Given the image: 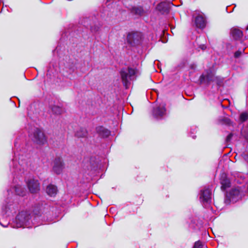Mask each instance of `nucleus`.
I'll use <instances>...</instances> for the list:
<instances>
[{
	"instance_id": "f257e3e1",
	"label": "nucleus",
	"mask_w": 248,
	"mask_h": 248,
	"mask_svg": "<svg viewBox=\"0 0 248 248\" xmlns=\"http://www.w3.org/2000/svg\"><path fill=\"white\" fill-rule=\"evenodd\" d=\"M201 84L208 85L212 82H215L218 86H221L223 83V79L215 75L214 71L210 69L205 71L200 77Z\"/></svg>"
},
{
	"instance_id": "f03ea898",
	"label": "nucleus",
	"mask_w": 248,
	"mask_h": 248,
	"mask_svg": "<svg viewBox=\"0 0 248 248\" xmlns=\"http://www.w3.org/2000/svg\"><path fill=\"white\" fill-rule=\"evenodd\" d=\"M29 137L37 144L43 145L46 142V138L44 132L37 127H33L29 131Z\"/></svg>"
},
{
	"instance_id": "7ed1b4c3",
	"label": "nucleus",
	"mask_w": 248,
	"mask_h": 248,
	"mask_svg": "<svg viewBox=\"0 0 248 248\" xmlns=\"http://www.w3.org/2000/svg\"><path fill=\"white\" fill-rule=\"evenodd\" d=\"M138 71L131 67L123 68L121 71V76L124 85L126 87L129 81L136 79Z\"/></svg>"
},
{
	"instance_id": "20e7f679",
	"label": "nucleus",
	"mask_w": 248,
	"mask_h": 248,
	"mask_svg": "<svg viewBox=\"0 0 248 248\" xmlns=\"http://www.w3.org/2000/svg\"><path fill=\"white\" fill-rule=\"evenodd\" d=\"M30 214L28 211H21L16 216V228L29 227Z\"/></svg>"
},
{
	"instance_id": "39448f33",
	"label": "nucleus",
	"mask_w": 248,
	"mask_h": 248,
	"mask_svg": "<svg viewBox=\"0 0 248 248\" xmlns=\"http://www.w3.org/2000/svg\"><path fill=\"white\" fill-rule=\"evenodd\" d=\"M200 200L205 207H207L211 203L212 191L209 187H204L201 190Z\"/></svg>"
},
{
	"instance_id": "423d86ee",
	"label": "nucleus",
	"mask_w": 248,
	"mask_h": 248,
	"mask_svg": "<svg viewBox=\"0 0 248 248\" xmlns=\"http://www.w3.org/2000/svg\"><path fill=\"white\" fill-rule=\"evenodd\" d=\"M142 37V34L141 32H130L127 36V41L131 46H135L140 44Z\"/></svg>"
},
{
	"instance_id": "0eeeda50",
	"label": "nucleus",
	"mask_w": 248,
	"mask_h": 248,
	"mask_svg": "<svg viewBox=\"0 0 248 248\" xmlns=\"http://www.w3.org/2000/svg\"><path fill=\"white\" fill-rule=\"evenodd\" d=\"M243 196V192L241 191L240 187L232 188L231 190L227 194V198L229 199L230 202H235L241 199Z\"/></svg>"
},
{
	"instance_id": "6e6552de",
	"label": "nucleus",
	"mask_w": 248,
	"mask_h": 248,
	"mask_svg": "<svg viewBox=\"0 0 248 248\" xmlns=\"http://www.w3.org/2000/svg\"><path fill=\"white\" fill-rule=\"evenodd\" d=\"M26 184L30 191L32 193H36L40 190V184L37 179L34 176H30L26 180Z\"/></svg>"
},
{
	"instance_id": "1a4fd4ad",
	"label": "nucleus",
	"mask_w": 248,
	"mask_h": 248,
	"mask_svg": "<svg viewBox=\"0 0 248 248\" xmlns=\"http://www.w3.org/2000/svg\"><path fill=\"white\" fill-rule=\"evenodd\" d=\"M154 117L157 119H161L166 115V105L164 103L155 107L153 110Z\"/></svg>"
},
{
	"instance_id": "9d476101",
	"label": "nucleus",
	"mask_w": 248,
	"mask_h": 248,
	"mask_svg": "<svg viewBox=\"0 0 248 248\" xmlns=\"http://www.w3.org/2000/svg\"><path fill=\"white\" fill-rule=\"evenodd\" d=\"M194 21L195 26L200 29H203L206 26V19L202 13H199L194 16Z\"/></svg>"
},
{
	"instance_id": "9b49d317",
	"label": "nucleus",
	"mask_w": 248,
	"mask_h": 248,
	"mask_svg": "<svg viewBox=\"0 0 248 248\" xmlns=\"http://www.w3.org/2000/svg\"><path fill=\"white\" fill-rule=\"evenodd\" d=\"M63 168V164L62 159L56 158L54 161L53 171L57 174H60Z\"/></svg>"
},
{
	"instance_id": "f8f14e48",
	"label": "nucleus",
	"mask_w": 248,
	"mask_h": 248,
	"mask_svg": "<svg viewBox=\"0 0 248 248\" xmlns=\"http://www.w3.org/2000/svg\"><path fill=\"white\" fill-rule=\"evenodd\" d=\"M58 192L57 187L56 186L49 184L46 188V192L48 195L51 197H54Z\"/></svg>"
},
{
	"instance_id": "ddd939ff",
	"label": "nucleus",
	"mask_w": 248,
	"mask_h": 248,
	"mask_svg": "<svg viewBox=\"0 0 248 248\" xmlns=\"http://www.w3.org/2000/svg\"><path fill=\"white\" fill-rule=\"evenodd\" d=\"M97 133L101 137L106 138L109 136L110 132L103 126H98L96 128Z\"/></svg>"
},
{
	"instance_id": "4468645a",
	"label": "nucleus",
	"mask_w": 248,
	"mask_h": 248,
	"mask_svg": "<svg viewBox=\"0 0 248 248\" xmlns=\"http://www.w3.org/2000/svg\"><path fill=\"white\" fill-rule=\"evenodd\" d=\"M231 34L233 39L237 40L242 37L243 35L242 31L236 28H232L231 31Z\"/></svg>"
},
{
	"instance_id": "2eb2a0df",
	"label": "nucleus",
	"mask_w": 248,
	"mask_h": 248,
	"mask_svg": "<svg viewBox=\"0 0 248 248\" xmlns=\"http://www.w3.org/2000/svg\"><path fill=\"white\" fill-rule=\"evenodd\" d=\"M220 183L221 184V189L225 190L227 188L230 186V181L226 178V176H222L220 179Z\"/></svg>"
},
{
	"instance_id": "dca6fc26",
	"label": "nucleus",
	"mask_w": 248,
	"mask_h": 248,
	"mask_svg": "<svg viewBox=\"0 0 248 248\" xmlns=\"http://www.w3.org/2000/svg\"><path fill=\"white\" fill-rule=\"evenodd\" d=\"M156 9L161 13L164 14L169 12L168 5L165 2H160L156 6Z\"/></svg>"
},
{
	"instance_id": "f3484780",
	"label": "nucleus",
	"mask_w": 248,
	"mask_h": 248,
	"mask_svg": "<svg viewBox=\"0 0 248 248\" xmlns=\"http://www.w3.org/2000/svg\"><path fill=\"white\" fill-rule=\"evenodd\" d=\"M87 131L84 128H80L75 133V136L78 138H85L87 136Z\"/></svg>"
},
{
	"instance_id": "a211bd4d",
	"label": "nucleus",
	"mask_w": 248,
	"mask_h": 248,
	"mask_svg": "<svg viewBox=\"0 0 248 248\" xmlns=\"http://www.w3.org/2000/svg\"><path fill=\"white\" fill-rule=\"evenodd\" d=\"M50 109L53 114L55 115H60L63 112L62 108L57 106H51L50 107Z\"/></svg>"
},
{
	"instance_id": "6ab92c4d",
	"label": "nucleus",
	"mask_w": 248,
	"mask_h": 248,
	"mask_svg": "<svg viewBox=\"0 0 248 248\" xmlns=\"http://www.w3.org/2000/svg\"><path fill=\"white\" fill-rule=\"evenodd\" d=\"M248 119V113L244 112L242 113L240 115V120L242 122H245Z\"/></svg>"
},
{
	"instance_id": "aec40b11",
	"label": "nucleus",
	"mask_w": 248,
	"mask_h": 248,
	"mask_svg": "<svg viewBox=\"0 0 248 248\" xmlns=\"http://www.w3.org/2000/svg\"><path fill=\"white\" fill-rule=\"evenodd\" d=\"M245 48L242 49L241 50H238L234 53V56L235 58H239L242 53H244Z\"/></svg>"
},
{
	"instance_id": "412c9836",
	"label": "nucleus",
	"mask_w": 248,
	"mask_h": 248,
	"mask_svg": "<svg viewBox=\"0 0 248 248\" xmlns=\"http://www.w3.org/2000/svg\"><path fill=\"white\" fill-rule=\"evenodd\" d=\"M202 243L200 241H198L195 243L193 248H202Z\"/></svg>"
},
{
	"instance_id": "4be33fe9",
	"label": "nucleus",
	"mask_w": 248,
	"mask_h": 248,
	"mask_svg": "<svg viewBox=\"0 0 248 248\" xmlns=\"http://www.w3.org/2000/svg\"><path fill=\"white\" fill-rule=\"evenodd\" d=\"M133 10L136 14L138 15H141L142 13V9L141 8H134Z\"/></svg>"
},
{
	"instance_id": "5701e85b",
	"label": "nucleus",
	"mask_w": 248,
	"mask_h": 248,
	"mask_svg": "<svg viewBox=\"0 0 248 248\" xmlns=\"http://www.w3.org/2000/svg\"><path fill=\"white\" fill-rule=\"evenodd\" d=\"M223 123L227 124H230L231 123V121L229 119L225 118L223 119Z\"/></svg>"
},
{
	"instance_id": "b1692460",
	"label": "nucleus",
	"mask_w": 248,
	"mask_h": 248,
	"mask_svg": "<svg viewBox=\"0 0 248 248\" xmlns=\"http://www.w3.org/2000/svg\"><path fill=\"white\" fill-rule=\"evenodd\" d=\"M99 27L98 26H95L94 27H91V30L92 32H96L99 30Z\"/></svg>"
},
{
	"instance_id": "393cba45",
	"label": "nucleus",
	"mask_w": 248,
	"mask_h": 248,
	"mask_svg": "<svg viewBox=\"0 0 248 248\" xmlns=\"http://www.w3.org/2000/svg\"><path fill=\"white\" fill-rule=\"evenodd\" d=\"M232 134L231 133V134H229L227 136V137L226 138V142H229L231 140V139L232 138Z\"/></svg>"
},
{
	"instance_id": "a878e982",
	"label": "nucleus",
	"mask_w": 248,
	"mask_h": 248,
	"mask_svg": "<svg viewBox=\"0 0 248 248\" xmlns=\"http://www.w3.org/2000/svg\"><path fill=\"white\" fill-rule=\"evenodd\" d=\"M199 47L202 50H204L206 48V46L204 44H201L199 45Z\"/></svg>"
},
{
	"instance_id": "bb28decb",
	"label": "nucleus",
	"mask_w": 248,
	"mask_h": 248,
	"mask_svg": "<svg viewBox=\"0 0 248 248\" xmlns=\"http://www.w3.org/2000/svg\"><path fill=\"white\" fill-rule=\"evenodd\" d=\"M200 39L205 40V38H204V37H202V38H200V37L198 39H197V41H198V40H200Z\"/></svg>"
},
{
	"instance_id": "cd10ccee",
	"label": "nucleus",
	"mask_w": 248,
	"mask_h": 248,
	"mask_svg": "<svg viewBox=\"0 0 248 248\" xmlns=\"http://www.w3.org/2000/svg\"><path fill=\"white\" fill-rule=\"evenodd\" d=\"M244 158L246 160V159H248V157L246 156V155H244Z\"/></svg>"
},
{
	"instance_id": "c85d7f7f",
	"label": "nucleus",
	"mask_w": 248,
	"mask_h": 248,
	"mask_svg": "<svg viewBox=\"0 0 248 248\" xmlns=\"http://www.w3.org/2000/svg\"><path fill=\"white\" fill-rule=\"evenodd\" d=\"M192 137L193 139H195L196 136H195V135L192 136Z\"/></svg>"
},
{
	"instance_id": "c756f323",
	"label": "nucleus",
	"mask_w": 248,
	"mask_h": 248,
	"mask_svg": "<svg viewBox=\"0 0 248 248\" xmlns=\"http://www.w3.org/2000/svg\"><path fill=\"white\" fill-rule=\"evenodd\" d=\"M16 193H17V186L16 187Z\"/></svg>"
},
{
	"instance_id": "7c9ffc66",
	"label": "nucleus",
	"mask_w": 248,
	"mask_h": 248,
	"mask_svg": "<svg viewBox=\"0 0 248 248\" xmlns=\"http://www.w3.org/2000/svg\"><path fill=\"white\" fill-rule=\"evenodd\" d=\"M247 30L248 31V26L247 28Z\"/></svg>"
}]
</instances>
